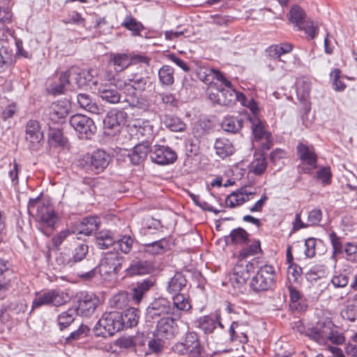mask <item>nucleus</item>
Masks as SVG:
<instances>
[{
	"mask_svg": "<svg viewBox=\"0 0 357 357\" xmlns=\"http://www.w3.org/2000/svg\"><path fill=\"white\" fill-rule=\"evenodd\" d=\"M130 298H132L131 294L127 292H121L112 297L110 300V305L113 307L122 309L128 305Z\"/></svg>",
	"mask_w": 357,
	"mask_h": 357,
	"instance_id": "obj_47",
	"label": "nucleus"
},
{
	"mask_svg": "<svg viewBox=\"0 0 357 357\" xmlns=\"http://www.w3.org/2000/svg\"><path fill=\"white\" fill-rule=\"evenodd\" d=\"M192 306L188 297L183 294H176L173 296V305L172 311L174 312L173 316L176 318L181 317V312H187L191 309Z\"/></svg>",
	"mask_w": 357,
	"mask_h": 357,
	"instance_id": "obj_29",
	"label": "nucleus"
},
{
	"mask_svg": "<svg viewBox=\"0 0 357 357\" xmlns=\"http://www.w3.org/2000/svg\"><path fill=\"white\" fill-rule=\"evenodd\" d=\"M66 89L75 90V85L72 80V70L61 73L59 84L52 87V92L54 94H61Z\"/></svg>",
	"mask_w": 357,
	"mask_h": 357,
	"instance_id": "obj_32",
	"label": "nucleus"
},
{
	"mask_svg": "<svg viewBox=\"0 0 357 357\" xmlns=\"http://www.w3.org/2000/svg\"><path fill=\"white\" fill-rule=\"evenodd\" d=\"M181 342L185 345L188 353V357H205L204 351L196 333H187Z\"/></svg>",
	"mask_w": 357,
	"mask_h": 357,
	"instance_id": "obj_19",
	"label": "nucleus"
},
{
	"mask_svg": "<svg viewBox=\"0 0 357 357\" xmlns=\"http://www.w3.org/2000/svg\"><path fill=\"white\" fill-rule=\"evenodd\" d=\"M121 313L122 329L135 326L139 321V311L134 307L126 309Z\"/></svg>",
	"mask_w": 357,
	"mask_h": 357,
	"instance_id": "obj_40",
	"label": "nucleus"
},
{
	"mask_svg": "<svg viewBox=\"0 0 357 357\" xmlns=\"http://www.w3.org/2000/svg\"><path fill=\"white\" fill-rule=\"evenodd\" d=\"M99 223L97 217L85 218L75 228L73 229V233L89 236L98 229Z\"/></svg>",
	"mask_w": 357,
	"mask_h": 357,
	"instance_id": "obj_24",
	"label": "nucleus"
},
{
	"mask_svg": "<svg viewBox=\"0 0 357 357\" xmlns=\"http://www.w3.org/2000/svg\"><path fill=\"white\" fill-rule=\"evenodd\" d=\"M174 312L172 311L171 303L165 298H158L153 301L146 310L148 317L158 318L165 314L173 316Z\"/></svg>",
	"mask_w": 357,
	"mask_h": 357,
	"instance_id": "obj_16",
	"label": "nucleus"
},
{
	"mask_svg": "<svg viewBox=\"0 0 357 357\" xmlns=\"http://www.w3.org/2000/svg\"><path fill=\"white\" fill-rule=\"evenodd\" d=\"M214 149L217 155L222 159L233 155L235 152V148L231 142L224 137L218 138L215 140Z\"/></svg>",
	"mask_w": 357,
	"mask_h": 357,
	"instance_id": "obj_28",
	"label": "nucleus"
},
{
	"mask_svg": "<svg viewBox=\"0 0 357 357\" xmlns=\"http://www.w3.org/2000/svg\"><path fill=\"white\" fill-rule=\"evenodd\" d=\"M267 163L263 155H259L251 164L252 171L257 175L261 174L266 169Z\"/></svg>",
	"mask_w": 357,
	"mask_h": 357,
	"instance_id": "obj_57",
	"label": "nucleus"
},
{
	"mask_svg": "<svg viewBox=\"0 0 357 357\" xmlns=\"http://www.w3.org/2000/svg\"><path fill=\"white\" fill-rule=\"evenodd\" d=\"M27 210L29 215L36 216L40 220L38 229L45 235H50L57 221V216L53 208L43 203L38 197L30 199Z\"/></svg>",
	"mask_w": 357,
	"mask_h": 357,
	"instance_id": "obj_1",
	"label": "nucleus"
},
{
	"mask_svg": "<svg viewBox=\"0 0 357 357\" xmlns=\"http://www.w3.org/2000/svg\"><path fill=\"white\" fill-rule=\"evenodd\" d=\"M167 246V241L165 239H161L146 244L144 247V252L152 255H160L166 250Z\"/></svg>",
	"mask_w": 357,
	"mask_h": 357,
	"instance_id": "obj_46",
	"label": "nucleus"
},
{
	"mask_svg": "<svg viewBox=\"0 0 357 357\" xmlns=\"http://www.w3.org/2000/svg\"><path fill=\"white\" fill-rule=\"evenodd\" d=\"M246 328L247 325L244 324L238 321L232 322L229 329L230 340H238L243 344L246 343L248 341Z\"/></svg>",
	"mask_w": 357,
	"mask_h": 357,
	"instance_id": "obj_33",
	"label": "nucleus"
},
{
	"mask_svg": "<svg viewBox=\"0 0 357 357\" xmlns=\"http://www.w3.org/2000/svg\"><path fill=\"white\" fill-rule=\"evenodd\" d=\"M333 326V323L330 319H322L319 320L314 326L307 328L305 335L320 345H326L329 328Z\"/></svg>",
	"mask_w": 357,
	"mask_h": 357,
	"instance_id": "obj_11",
	"label": "nucleus"
},
{
	"mask_svg": "<svg viewBox=\"0 0 357 357\" xmlns=\"http://www.w3.org/2000/svg\"><path fill=\"white\" fill-rule=\"evenodd\" d=\"M121 313L117 311L105 312L93 328L96 336L107 337L122 330Z\"/></svg>",
	"mask_w": 357,
	"mask_h": 357,
	"instance_id": "obj_2",
	"label": "nucleus"
},
{
	"mask_svg": "<svg viewBox=\"0 0 357 357\" xmlns=\"http://www.w3.org/2000/svg\"><path fill=\"white\" fill-rule=\"evenodd\" d=\"M261 252V245L259 241H254L250 245L244 247L239 252V259H245L248 257H252Z\"/></svg>",
	"mask_w": 357,
	"mask_h": 357,
	"instance_id": "obj_49",
	"label": "nucleus"
},
{
	"mask_svg": "<svg viewBox=\"0 0 357 357\" xmlns=\"http://www.w3.org/2000/svg\"><path fill=\"white\" fill-rule=\"evenodd\" d=\"M150 157L153 162L165 165L174 163L177 159V154L169 146L155 145L152 149Z\"/></svg>",
	"mask_w": 357,
	"mask_h": 357,
	"instance_id": "obj_13",
	"label": "nucleus"
},
{
	"mask_svg": "<svg viewBox=\"0 0 357 357\" xmlns=\"http://www.w3.org/2000/svg\"><path fill=\"white\" fill-rule=\"evenodd\" d=\"M302 273V268L296 264H291L287 268V279L289 282H295Z\"/></svg>",
	"mask_w": 357,
	"mask_h": 357,
	"instance_id": "obj_61",
	"label": "nucleus"
},
{
	"mask_svg": "<svg viewBox=\"0 0 357 357\" xmlns=\"http://www.w3.org/2000/svg\"><path fill=\"white\" fill-rule=\"evenodd\" d=\"M93 85L96 86L98 95L100 98L108 103L116 104L120 102L121 95L117 88L122 89L123 86L122 82L116 83H103L102 82L94 81Z\"/></svg>",
	"mask_w": 357,
	"mask_h": 357,
	"instance_id": "obj_7",
	"label": "nucleus"
},
{
	"mask_svg": "<svg viewBox=\"0 0 357 357\" xmlns=\"http://www.w3.org/2000/svg\"><path fill=\"white\" fill-rule=\"evenodd\" d=\"M67 301V295L55 289L48 290L43 293H36L32 302L31 310L43 305L61 306Z\"/></svg>",
	"mask_w": 357,
	"mask_h": 357,
	"instance_id": "obj_5",
	"label": "nucleus"
},
{
	"mask_svg": "<svg viewBox=\"0 0 357 357\" xmlns=\"http://www.w3.org/2000/svg\"><path fill=\"white\" fill-rule=\"evenodd\" d=\"M43 139V132L39 122L33 119L28 121L25 127V139L29 149L33 151L38 150Z\"/></svg>",
	"mask_w": 357,
	"mask_h": 357,
	"instance_id": "obj_12",
	"label": "nucleus"
},
{
	"mask_svg": "<svg viewBox=\"0 0 357 357\" xmlns=\"http://www.w3.org/2000/svg\"><path fill=\"white\" fill-rule=\"evenodd\" d=\"M305 17L303 10L297 6H293L288 14L289 20L294 24L298 29H303V24L305 22L304 21Z\"/></svg>",
	"mask_w": 357,
	"mask_h": 357,
	"instance_id": "obj_45",
	"label": "nucleus"
},
{
	"mask_svg": "<svg viewBox=\"0 0 357 357\" xmlns=\"http://www.w3.org/2000/svg\"><path fill=\"white\" fill-rule=\"evenodd\" d=\"M70 124L82 139H89L95 133L96 127L93 121L83 114H77L70 119Z\"/></svg>",
	"mask_w": 357,
	"mask_h": 357,
	"instance_id": "obj_8",
	"label": "nucleus"
},
{
	"mask_svg": "<svg viewBox=\"0 0 357 357\" xmlns=\"http://www.w3.org/2000/svg\"><path fill=\"white\" fill-rule=\"evenodd\" d=\"M322 218V212L320 209L314 208L308 213L307 224V227L318 225Z\"/></svg>",
	"mask_w": 357,
	"mask_h": 357,
	"instance_id": "obj_60",
	"label": "nucleus"
},
{
	"mask_svg": "<svg viewBox=\"0 0 357 357\" xmlns=\"http://www.w3.org/2000/svg\"><path fill=\"white\" fill-rule=\"evenodd\" d=\"M165 126L173 132H180L185 130V124L178 118L167 116L165 119Z\"/></svg>",
	"mask_w": 357,
	"mask_h": 357,
	"instance_id": "obj_51",
	"label": "nucleus"
},
{
	"mask_svg": "<svg viewBox=\"0 0 357 357\" xmlns=\"http://www.w3.org/2000/svg\"><path fill=\"white\" fill-rule=\"evenodd\" d=\"M152 149L150 148L148 142H142L137 144L130 154L128 155L130 161L134 165H138L144 161L149 153H151Z\"/></svg>",
	"mask_w": 357,
	"mask_h": 357,
	"instance_id": "obj_25",
	"label": "nucleus"
},
{
	"mask_svg": "<svg viewBox=\"0 0 357 357\" xmlns=\"http://www.w3.org/2000/svg\"><path fill=\"white\" fill-rule=\"evenodd\" d=\"M196 75L198 79L208 85V87H214L220 82L224 86H229L230 81L228 80L224 75L218 70L206 67V66H199L196 69Z\"/></svg>",
	"mask_w": 357,
	"mask_h": 357,
	"instance_id": "obj_9",
	"label": "nucleus"
},
{
	"mask_svg": "<svg viewBox=\"0 0 357 357\" xmlns=\"http://www.w3.org/2000/svg\"><path fill=\"white\" fill-rule=\"evenodd\" d=\"M122 25L128 30L131 31L135 36L139 35L140 32L144 29L142 24L131 15H128L125 17Z\"/></svg>",
	"mask_w": 357,
	"mask_h": 357,
	"instance_id": "obj_48",
	"label": "nucleus"
},
{
	"mask_svg": "<svg viewBox=\"0 0 357 357\" xmlns=\"http://www.w3.org/2000/svg\"><path fill=\"white\" fill-rule=\"evenodd\" d=\"M275 271L272 266L264 265L259 268L256 275L251 279V289L259 293L271 289L275 282Z\"/></svg>",
	"mask_w": 357,
	"mask_h": 357,
	"instance_id": "obj_3",
	"label": "nucleus"
},
{
	"mask_svg": "<svg viewBox=\"0 0 357 357\" xmlns=\"http://www.w3.org/2000/svg\"><path fill=\"white\" fill-rule=\"evenodd\" d=\"M187 280L185 276L181 273H176L169 280L167 286V291L172 294H180L179 292L185 287Z\"/></svg>",
	"mask_w": 357,
	"mask_h": 357,
	"instance_id": "obj_41",
	"label": "nucleus"
},
{
	"mask_svg": "<svg viewBox=\"0 0 357 357\" xmlns=\"http://www.w3.org/2000/svg\"><path fill=\"white\" fill-rule=\"evenodd\" d=\"M137 133L145 137L144 142L149 143V141L154 137V129L149 122L145 121L142 123V126H139Z\"/></svg>",
	"mask_w": 357,
	"mask_h": 357,
	"instance_id": "obj_56",
	"label": "nucleus"
},
{
	"mask_svg": "<svg viewBox=\"0 0 357 357\" xmlns=\"http://www.w3.org/2000/svg\"><path fill=\"white\" fill-rule=\"evenodd\" d=\"M69 111V105L65 102H53L51 105L49 115L50 119L56 122L65 118Z\"/></svg>",
	"mask_w": 357,
	"mask_h": 357,
	"instance_id": "obj_37",
	"label": "nucleus"
},
{
	"mask_svg": "<svg viewBox=\"0 0 357 357\" xmlns=\"http://www.w3.org/2000/svg\"><path fill=\"white\" fill-rule=\"evenodd\" d=\"M329 341L335 344H341L344 342V335L336 329L334 324L333 327H330L327 335V343Z\"/></svg>",
	"mask_w": 357,
	"mask_h": 357,
	"instance_id": "obj_58",
	"label": "nucleus"
},
{
	"mask_svg": "<svg viewBox=\"0 0 357 357\" xmlns=\"http://www.w3.org/2000/svg\"><path fill=\"white\" fill-rule=\"evenodd\" d=\"M255 195L256 192L243 187L228 195L226 198V204L229 207L234 208L254 199Z\"/></svg>",
	"mask_w": 357,
	"mask_h": 357,
	"instance_id": "obj_20",
	"label": "nucleus"
},
{
	"mask_svg": "<svg viewBox=\"0 0 357 357\" xmlns=\"http://www.w3.org/2000/svg\"><path fill=\"white\" fill-rule=\"evenodd\" d=\"M342 317L344 319L354 321L357 318V311L356 306L353 304L347 305L341 312Z\"/></svg>",
	"mask_w": 357,
	"mask_h": 357,
	"instance_id": "obj_62",
	"label": "nucleus"
},
{
	"mask_svg": "<svg viewBox=\"0 0 357 357\" xmlns=\"http://www.w3.org/2000/svg\"><path fill=\"white\" fill-rule=\"evenodd\" d=\"M153 269V266L147 261L134 260L126 268V274L129 276L145 275L151 273Z\"/></svg>",
	"mask_w": 357,
	"mask_h": 357,
	"instance_id": "obj_26",
	"label": "nucleus"
},
{
	"mask_svg": "<svg viewBox=\"0 0 357 357\" xmlns=\"http://www.w3.org/2000/svg\"><path fill=\"white\" fill-rule=\"evenodd\" d=\"M77 317V310L69 308L57 316V324L61 331L68 328L75 321Z\"/></svg>",
	"mask_w": 357,
	"mask_h": 357,
	"instance_id": "obj_39",
	"label": "nucleus"
},
{
	"mask_svg": "<svg viewBox=\"0 0 357 357\" xmlns=\"http://www.w3.org/2000/svg\"><path fill=\"white\" fill-rule=\"evenodd\" d=\"M176 319L165 317L160 319L157 324L156 333L158 337L164 339H170L175 337L179 331Z\"/></svg>",
	"mask_w": 357,
	"mask_h": 357,
	"instance_id": "obj_14",
	"label": "nucleus"
},
{
	"mask_svg": "<svg viewBox=\"0 0 357 357\" xmlns=\"http://www.w3.org/2000/svg\"><path fill=\"white\" fill-rule=\"evenodd\" d=\"M221 88L218 84L214 87H208L206 93L208 98L214 103L222 106H231L236 102L235 89L230 82L229 86Z\"/></svg>",
	"mask_w": 357,
	"mask_h": 357,
	"instance_id": "obj_4",
	"label": "nucleus"
},
{
	"mask_svg": "<svg viewBox=\"0 0 357 357\" xmlns=\"http://www.w3.org/2000/svg\"><path fill=\"white\" fill-rule=\"evenodd\" d=\"M242 126V120L234 116L225 117L221 123V127L225 131L232 133L238 132Z\"/></svg>",
	"mask_w": 357,
	"mask_h": 357,
	"instance_id": "obj_44",
	"label": "nucleus"
},
{
	"mask_svg": "<svg viewBox=\"0 0 357 357\" xmlns=\"http://www.w3.org/2000/svg\"><path fill=\"white\" fill-rule=\"evenodd\" d=\"M110 156L108 153L103 150H97L87 157L86 164L91 170L100 173L108 166Z\"/></svg>",
	"mask_w": 357,
	"mask_h": 357,
	"instance_id": "obj_18",
	"label": "nucleus"
},
{
	"mask_svg": "<svg viewBox=\"0 0 357 357\" xmlns=\"http://www.w3.org/2000/svg\"><path fill=\"white\" fill-rule=\"evenodd\" d=\"M89 332V327L86 325L81 324L77 330L72 332L69 336L66 338V343L70 344L74 340L84 338L88 335Z\"/></svg>",
	"mask_w": 357,
	"mask_h": 357,
	"instance_id": "obj_55",
	"label": "nucleus"
},
{
	"mask_svg": "<svg viewBox=\"0 0 357 357\" xmlns=\"http://www.w3.org/2000/svg\"><path fill=\"white\" fill-rule=\"evenodd\" d=\"M116 72H121L132 64V58L126 54H112L109 62Z\"/></svg>",
	"mask_w": 357,
	"mask_h": 357,
	"instance_id": "obj_36",
	"label": "nucleus"
},
{
	"mask_svg": "<svg viewBox=\"0 0 357 357\" xmlns=\"http://www.w3.org/2000/svg\"><path fill=\"white\" fill-rule=\"evenodd\" d=\"M135 239L130 236L123 235L120 238L115 240V245L124 254H128L132 248Z\"/></svg>",
	"mask_w": 357,
	"mask_h": 357,
	"instance_id": "obj_50",
	"label": "nucleus"
},
{
	"mask_svg": "<svg viewBox=\"0 0 357 357\" xmlns=\"http://www.w3.org/2000/svg\"><path fill=\"white\" fill-rule=\"evenodd\" d=\"M344 252L347 254V259L351 261L357 260V244L348 243L345 245Z\"/></svg>",
	"mask_w": 357,
	"mask_h": 357,
	"instance_id": "obj_64",
	"label": "nucleus"
},
{
	"mask_svg": "<svg viewBox=\"0 0 357 357\" xmlns=\"http://www.w3.org/2000/svg\"><path fill=\"white\" fill-rule=\"evenodd\" d=\"M317 177L324 185L329 184L331 181V172L330 168L325 167L317 171Z\"/></svg>",
	"mask_w": 357,
	"mask_h": 357,
	"instance_id": "obj_63",
	"label": "nucleus"
},
{
	"mask_svg": "<svg viewBox=\"0 0 357 357\" xmlns=\"http://www.w3.org/2000/svg\"><path fill=\"white\" fill-rule=\"evenodd\" d=\"M155 280L151 278L138 282L132 289L131 294L132 301L138 304L142 299L144 295L154 285Z\"/></svg>",
	"mask_w": 357,
	"mask_h": 357,
	"instance_id": "obj_34",
	"label": "nucleus"
},
{
	"mask_svg": "<svg viewBox=\"0 0 357 357\" xmlns=\"http://www.w3.org/2000/svg\"><path fill=\"white\" fill-rule=\"evenodd\" d=\"M98 301V298L92 294L81 293L75 309L77 310V314L80 313L82 316L88 317L94 312Z\"/></svg>",
	"mask_w": 357,
	"mask_h": 357,
	"instance_id": "obj_15",
	"label": "nucleus"
},
{
	"mask_svg": "<svg viewBox=\"0 0 357 357\" xmlns=\"http://www.w3.org/2000/svg\"><path fill=\"white\" fill-rule=\"evenodd\" d=\"M77 103L80 107L95 114H100L104 109L96 103L90 95L87 93H79L77 96Z\"/></svg>",
	"mask_w": 357,
	"mask_h": 357,
	"instance_id": "obj_31",
	"label": "nucleus"
},
{
	"mask_svg": "<svg viewBox=\"0 0 357 357\" xmlns=\"http://www.w3.org/2000/svg\"><path fill=\"white\" fill-rule=\"evenodd\" d=\"M297 153L299 158L307 165L316 167L317 155L312 146H308L306 144L300 142L297 146Z\"/></svg>",
	"mask_w": 357,
	"mask_h": 357,
	"instance_id": "obj_30",
	"label": "nucleus"
},
{
	"mask_svg": "<svg viewBox=\"0 0 357 357\" xmlns=\"http://www.w3.org/2000/svg\"><path fill=\"white\" fill-rule=\"evenodd\" d=\"M148 84V78L138 74H131L128 78L122 82L124 92L131 96L135 94L136 91H144Z\"/></svg>",
	"mask_w": 357,
	"mask_h": 357,
	"instance_id": "obj_17",
	"label": "nucleus"
},
{
	"mask_svg": "<svg viewBox=\"0 0 357 357\" xmlns=\"http://www.w3.org/2000/svg\"><path fill=\"white\" fill-rule=\"evenodd\" d=\"M217 325L223 328V325L220 321V317L215 316H204L196 321V326L202 330L205 333H211Z\"/></svg>",
	"mask_w": 357,
	"mask_h": 357,
	"instance_id": "obj_27",
	"label": "nucleus"
},
{
	"mask_svg": "<svg viewBox=\"0 0 357 357\" xmlns=\"http://www.w3.org/2000/svg\"><path fill=\"white\" fill-rule=\"evenodd\" d=\"M296 90L298 98L300 101L303 102L305 109L307 111L310 109L308 99L310 93V81L308 78L301 77L297 79L296 82Z\"/></svg>",
	"mask_w": 357,
	"mask_h": 357,
	"instance_id": "obj_23",
	"label": "nucleus"
},
{
	"mask_svg": "<svg viewBox=\"0 0 357 357\" xmlns=\"http://www.w3.org/2000/svg\"><path fill=\"white\" fill-rule=\"evenodd\" d=\"M248 233L240 227L233 229L229 234V238L232 243L241 245L245 243L248 241Z\"/></svg>",
	"mask_w": 357,
	"mask_h": 357,
	"instance_id": "obj_52",
	"label": "nucleus"
},
{
	"mask_svg": "<svg viewBox=\"0 0 357 357\" xmlns=\"http://www.w3.org/2000/svg\"><path fill=\"white\" fill-rule=\"evenodd\" d=\"M158 77L162 86H172L174 82V70L168 65H164L158 70Z\"/></svg>",
	"mask_w": 357,
	"mask_h": 357,
	"instance_id": "obj_43",
	"label": "nucleus"
},
{
	"mask_svg": "<svg viewBox=\"0 0 357 357\" xmlns=\"http://www.w3.org/2000/svg\"><path fill=\"white\" fill-rule=\"evenodd\" d=\"M127 116L128 115L124 111L111 109L103 120L104 126L105 128L118 130L121 125L126 123Z\"/></svg>",
	"mask_w": 357,
	"mask_h": 357,
	"instance_id": "obj_21",
	"label": "nucleus"
},
{
	"mask_svg": "<svg viewBox=\"0 0 357 357\" xmlns=\"http://www.w3.org/2000/svg\"><path fill=\"white\" fill-rule=\"evenodd\" d=\"M88 245L86 244H80L73 251L72 259H68L66 261L64 259H57V261L64 266L68 265L72 266L75 263L83 260L88 253Z\"/></svg>",
	"mask_w": 357,
	"mask_h": 357,
	"instance_id": "obj_38",
	"label": "nucleus"
},
{
	"mask_svg": "<svg viewBox=\"0 0 357 357\" xmlns=\"http://www.w3.org/2000/svg\"><path fill=\"white\" fill-rule=\"evenodd\" d=\"M258 261L255 259L252 261H247L244 259H239L234 267L233 275L231 278L234 286L240 287L244 285L250 278L251 272L257 268Z\"/></svg>",
	"mask_w": 357,
	"mask_h": 357,
	"instance_id": "obj_6",
	"label": "nucleus"
},
{
	"mask_svg": "<svg viewBox=\"0 0 357 357\" xmlns=\"http://www.w3.org/2000/svg\"><path fill=\"white\" fill-rule=\"evenodd\" d=\"M94 70L91 69L89 70H82L80 72L72 70V80L75 85V89L82 88L85 85L89 84L90 82L93 84L95 81L93 79Z\"/></svg>",
	"mask_w": 357,
	"mask_h": 357,
	"instance_id": "obj_35",
	"label": "nucleus"
},
{
	"mask_svg": "<svg viewBox=\"0 0 357 357\" xmlns=\"http://www.w3.org/2000/svg\"><path fill=\"white\" fill-rule=\"evenodd\" d=\"M252 130L255 137L259 139H267L270 136L269 133L264 130L263 123L257 118L252 120Z\"/></svg>",
	"mask_w": 357,
	"mask_h": 357,
	"instance_id": "obj_53",
	"label": "nucleus"
},
{
	"mask_svg": "<svg viewBox=\"0 0 357 357\" xmlns=\"http://www.w3.org/2000/svg\"><path fill=\"white\" fill-rule=\"evenodd\" d=\"M49 142L52 146H63L65 139L63 134L59 130H52L49 133Z\"/></svg>",
	"mask_w": 357,
	"mask_h": 357,
	"instance_id": "obj_59",
	"label": "nucleus"
},
{
	"mask_svg": "<svg viewBox=\"0 0 357 357\" xmlns=\"http://www.w3.org/2000/svg\"><path fill=\"white\" fill-rule=\"evenodd\" d=\"M293 46L290 43H284L272 45L266 50V56L277 62L285 63L281 56L291 52Z\"/></svg>",
	"mask_w": 357,
	"mask_h": 357,
	"instance_id": "obj_22",
	"label": "nucleus"
},
{
	"mask_svg": "<svg viewBox=\"0 0 357 357\" xmlns=\"http://www.w3.org/2000/svg\"><path fill=\"white\" fill-rule=\"evenodd\" d=\"M96 243L98 248L104 250L115 245L112 232L109 230L101 231L96 235Z\"/></svg>",
	"mask_w": 357,
	"mask_h": 357,
	"instance_id": "obj_42",
	"label": "nucleus"
},
{
	"mask_svg": "<svg viewBox=\"0 0 357 357\" xmlns=\"http://www.w3.org/2000/svg\"><path fill=\"white\" fill-rule=\"evenodd\" d=\"M3 6H0V22L8 24L12 22L13 13L10 7V0H1Z\"/></svg>",
	"mask_w": 357,
	"mask_h": 357,
	"instance_id": "obj_54",
	"label": "nucleus"
},
{
	"mask_svg": "<svg viewBox=\"0 0 357 357\" xmlns=\"http://www.w3.org/2000/svg\"><path fill=\"white\" fill-rule=\"evenodd\" d=\"M123 257L116 252H106L100 261L98 270L101 276L116 274L121 268Z\"/></svg>",
	"mask_w": 357,
	"mask_h": 357,
	"instance_id": "obj_10",
	"label": "nucleus"
}]
</instances>
